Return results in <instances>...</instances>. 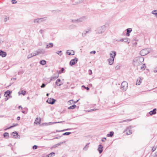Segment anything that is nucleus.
<instances>
[{
    "mask_svg": "<svg viewBox=\"0 0 157 157\" xmlns=\"http://www.w3.org/2000/svg\"><path fill=\"white\" fill-rule=\"evenodd\" d=\"M56 101V100L55 99L51 98H48L46 102L49 104H53Z\"/></svg>",
    "mask_w": 157,
    "mask_h": 157,
    "instance_id": "obj_5",
    "label": "nucleus"
},
{
    "mask_svg": "<svg viewBox=\"0 0 157 157\" xmlns=\"http://www.w3.org/2000/svg\"><path fill=\"white\" fill-rule=\"evenodd\" d=\"M103 146L101 144H100L99 145L98 151L100 154H101L102 152L103 151Z\"/></svg>",
    "mask_w": 157,
    "mask_h": 157,
    "instance_id": "obj_13",
    "label": "nucleus"
},
{
    "mask_svg": "<svg viewBox=\"0 0 157 157\" xmlns=\"http://www.w3.org/2000/svg\"><path fill=\"white\" fill-rule=\"evenodd\" d=\"M110 57L111 58L114 59L116 55V52L115 51H112L110 53Z\"/></svg>",
    "mask_w": 157,
    "mask_h": 157,
    "instance_id": "obj_12",
    "label": "nucleus"
},
{
    "mask_svg": "<svg viewBox=\"0 0 157 157\" xmlns=\"http://www.w3.org/2000/svg\"><path fill=\"white\" fill-rule=\"evenodd\" d=\"M156 148L154 147L153 148H152L151 151L152 152L154 151L156 149Z\"/></svg>",
    "mask_w": 157,
    "mask_h": 157,
    "instance_id": "obj_59",
    "label": "nucleus"
},
{
    "mask_svg": "<svg viewBox=\"0 0 157 157\" xmlns=\"http://www.w3.org/2000/svg\"><path fill=\"white\" fill-rule=\"evenodd\" d=\"M71 129V128H67V129H64L63 130H62V131H64L69 130H70Z\"/></svg>",
    "mask_w": 157,
    "mask_h": 157,
    "instance_id": "obj_58",
    "label": "nucleus"
},
{
    "mask_svg": "<svg viewBox=\"0 0 157 157\" xmlns=\"http://www.w3.org/2000/svg\"><path fill=\"white\" fill-rule=\"evenodd\" d=\"M69 50H67V53L68 55H74V52L73 51V50L71 51V52H72L73 53V54H71V52H69Z\"/></svg>",
    "mask_w": 157,
    "mask_h": 157,
    "instance_id": "obj_30",
    "label": "nucleus"
},
{
    "mask_svg": "<svg viewBox=\"0 0 157 157\" xmlns=\"http://www.w3.org/2000/svg\"><path fill=\"white\" fill-rule=\"evenodd\" d=\"M125 0H118V1L120 2H122L125 1Z\"/></svg>",
    "mask_w": 157,
    "mask_h": 157,
    "instance_id": "obj_64",
    "label": "nucleus"
},
{
    "mask_svg": "<svg viewBox=\"0 0 157 157\" xmlns=\"http://www.w3.org/2000/svg\"><path fill=\"white\" fill-rule=\"evenodd\" d=\"M9 19V17H8L6 16H5V17L4 18V21L6 22Z\"/></svg>",
    "mask_w": 157,
    "mask_h": 157,
    "instance_id": "obj_37",
    "label": "nucleus"
},
{
    "mask_svg": "<svg viewBox=\"0 0 157 157\" xmlns=\"http://www.w3.org/2000/svg\"><path fill=\"white\" fill-rule=\"evenodd\" d=\"M90 144V143L87 144L85 146V147L83 148V150H84L86 151L87 150L88 148L89 147V145Z\"/></svg>",
    "mask_w": 157,
    "mask_h": 157,
    "instance_id": "obj_31",
    "label": "nucleus"
},
{
    "mask_svg": "<svg viewBox=\"0 0 157 157\" xmlns=\"http://www.w3.org/2000/svg\"><path fill=\"white\" fill-rule=\"evenodd\" d=\"M37 55L40 54H44L45 53V50L42 48L38 49L37 51H36Z\"/></svg>",
    "mask_w": 157,
    "mask_h": 157,
    "instance_id": "obj_7",
    "label": "nucleus"
},
{
    "mask_svg": "<svg viewBox=\"0 0 157 157\" xmlns=\"http://www.w3.org/2000/svg\"><path fill=\"white\" fill-rule=\"evenodd\" d=\"M95 53H96V52L95 51H91L90 52V53H91V54L93 53V54H95Z\"/></svg>",
    "mask_w": 157,
    "mask_h": 157,
    "instance_id": "obj_57",
    "label": "nucleus"
},
{
    "mask_svg": "<svg viewBox=\"0 0 157 157\" xmlns=\"http://www.w3.org/2000/svg\"><path fill=\"white\" fill-rule=\"evenodd\" d=\"M20 117H17V120H20Z\"/></svg>",
    "mask_w": 157,
    "mask_h": 157,
    "instance_id": "obj_63",
    "label": "nucleus"
},
{
    "mask_svg": "<svg viewBox=\"0 0 157 157\" xmlns=\"http://www.w3.org/2000/svg\"><path fill=\"white\" fill-rule=\"evenodd\" d=\"M149 53L147 49L145 48L142 50L140 52V54L141 56H143L146 55Z\"/></svg>",
    "mask_w": 157,
    "mask_h": 157,
    "instance_id": "obj_4",
    "label": "nucleus"
},
{
    "mask_svg": "<svg viewBox=\"0 0 157 157\" xmlns=\"http://www.w3.org/2000/svg\"><path fill=\"white\" fill-rule=\"evenodd\" d=\"M55 154V153L52 152L49 154L48 155H47V156L48 157H52V156H53V155L54 156Z\"/></svg>",
    "mask_w": 157,
    "mask_h": 157,
    "instance_id": "obj_35",
    "label": "nucleus"
},
{
    "mask_svg": "<svg viewBox=\"0 0 157 157\" xmlns=\"http://www.w3.org/2000/svg\"><path fill=\"white\" fill-rule=\"evenodd\" d=\"M12 135L15 138H16L17 137V136H18V134L16 132H14L12 133Z\"/></svg>",
    "mask_w": 157,
    "mask_h": 157,
    "instance_id": "obj_20",
    "label": "nucleus"
},
{
    "mask_svg": "<svg viewBox=\"0 0 157 157\" xmlns=\"http://www.w3.org/2000/svg\"><path fill=\"white\" fill-rule=\"evenodd\" d=\"M82 87H84V88H85L87 90H89L90 89L88 87H86L84 86L83 85L82 86Z\"/></svg>",
    "mask_w": 157,
    "mask_h": 157,
    "instance_id": "obj_51",
    "label": "nucleus"
},
{
    "mask_svg": "<svg viewBox=\"0 0 157 157\" xmlns=\"http://www.w3.org/2000/svg\"><path fill=\"white\" fill-rule=\"evenodd\" d=\"M123 41L125 42H127L128 44H129L130 42V40L128 38H124V40Z\"/></svg>",
    "mask_w": 157,
    "mask_h": 157,
    "instance_id": "obj_25",
    "label": "nucleus"
},
{
    "mask_svg": "<svg viewBox=\"0 0 157 157\" xmlns=\"http://www.w3.org/2000/svg\"><path fill=\"white\" fill-rule=\"evenodd\" d=\"M61 136H59V137H57L54 138L53 139H58Z\"/></svg>",
    "mask_w": 157,
    "mask_h": 157,
    "instance_id": "obj_61",
    "label": "nucleus"
},
{
    "mask_svg": "<svg viewBox=\"0 0 157 157\" xmlns=\"http://www.w3.org/2000/svg\"><path fill=\"white\" fill-rule=\"evenodd\" d=\"M91 32V30L90 29H89L88 30H86L83 31L82 34V36L83 37H85L87 36V34L88 33H89Z\"/></svg>",
    "mask_w": 157,
    "mask_h": 157,
    "instance_id": "obj_6",
    "label": "nucleus"
},
{
    "mask_svg": "<svg viewBox=\"0 0 157 157\" xmlns=\"http://www.w3.org/2000/svg\"><path fill=\"white\" fill-rule=\"evenodd\" d=\"M37 148V146L36 145L33 146V149L35 150Z\"/></svg>",
    "mask_w": 157,
    "mask_h": 157,
    "instance_id": "obj_48",
    "label": "nucleus"
},
{
    "mask_svg": "<svg viewBox=\"0 0 157 157\" xmlns=\"http://www.w3.org/2000/svg\"><path fill=\"white\" fill-rule=\"evenodd\" d=\"M44 18H37L34 20V22L36 23H39L40 22H42V20H41L42 19H44Z\"/></svg>",
    "mask_w": 157,
    "mask_h": 157,
    "instance_id": "obj_15",
    "label": "nucleus"
},
{
    "mask_svg": "<svg viewBox=\"0 0 157 157\" xmlns=\"http://www.w3.org/2000/svg\"><path fill=\"white\" fill-rule=\"evenodd\" d=\"M59 77L58 74H54V75L52 76L50 78V81L49 82H51L52 81L55 80L57 78H58Z\"/></svg>",
    "mask_w": 157,
    "mask_h": 157,
    "instance_id": "obj_9",
    "label": "nucleus"
},
{
    "mask_svg": "<svg viewBox=\"0 0 157 157\" xmlns=\"http://www.w3.org/2000/svg\"><path fill=\"white\" fill-rule=\"evenodd\" d=\"M26 92L25 91L21 90V91L20 94H22L23 95H25Z\"/></svg>",
    "mask_w": 157,
    "mask_h": 157,
    "instance_id": "obj_39",
    "label": "nucleus"
},
{
    "mask_svg": "<svg viewBox=\"0 0 157 157\" xmlns=\"http://www.w3.org/2000/svg\"><path fill=\"white\" fill-rule=\"evenodd\" d=\"M120 66L119 65H117L115 69L117 70H119L120 69Z\"/></svg>",
    "mask_w": 157,
    "mask_h": 157,
    "instance_id": "obj_47",
    "label": "nucleus"
},
{
    "mask_svg": "<svg viewBox=\"0 0 157 157\" xmlns=\"http://www.w3.org/2000/svg\"><path fill=\"white\" fill-rule=\"evenodd\" d=\"M97 110V109H90V111L91 112V111H92Z\"/></svg>",
    "mask_w": 157,
    "mask_h": 157,
    "instance_id": "obj_62",
    "label": "nucleus"
},
{
    "mask_svg": "<svg viewBox=\"0 0 157 157\" xmlns=\"http://www.w3.org/2000/svg\"><path fill=\"white\" fill-rule=\"evenodd\" d=\"M71 132H66L63 134V135H69L71 134Z\"/></svg>",
    "mask_w": 157,
    "mask_h": 157,
    "instance_id": "obj_38",
    "label": "nucleus"
},
{
    "mask_svg": "<svg viewBox=\"0 0 157 157\" xmlns=\"http://www.w3.org/2000/svg\"><path fill=\"white\" fill-rule=\"evenodd\" d=\"M132 29L131 28H128L127 29V33L126 34V36H130L129 33H130L132 31Z\"/></svg>",
    "mask_w": 157,
    "mask_h": 157,
    "instance_id": "obj_16",
    "label": "nucleus"
},
{
    "mask_svg": "<svg viewBox=\"0 0 157 157\" xmlns=\"http://www.w3.org/2000/svg\"><path fill=\"white\" fill-rule=\"evenodd\" d=\"M86 19V17H83L79 19H77V20L78 23L84 21Z\"/></svg>",
    "mask_w": 157,
    "mask_h": 157,
    "instance_id": "obj_14",
    "label": "nucleus"
},
{
    "mask_svg": "<svg viewBox=\"0 0 157 157\" xmlns=\"http://www.w3.org/2000/svg\"><path fill=\"white\" fill-rule=\"evenodd\" d=\"M108 63L110 65H112L114 62V59L109 58L108 59Z\"/></svg>",
    "mask_w": 157,
    "mask_h": 157,
    "instance_id": "obj_18",
    "label": "nucleus"
},
{
    "mask_svg": "<svg viewBox=\"0 0 157 157\" xmlns=\"http://www.w3.org/2000/svg\"><path fill=\"white\" fill-rule=\"evenodd\" d=\"M128 84L127 82L126 81H123L122 82L121 85V89L124 91H125L128 87Z\"/></svg>",
    "mask_w": 157,
    "mask_h": 157,
    "instance_id": "obj_3",
    "label": "nucleus"
},
{
    "mask_svg": "<svg viewBox=\"0 0 157 157\" xmlns=\"http://www.w3.org/2000/svg\"><path fill=\"white\" fill-rule=\"evenodd\" d=\"M3 136L4 138L7 139L8 138L9 136V134L8 132H6L4 133Z\"/></svg>",
    "mask_w": 157,
    "mask_h": 157,
    "instance_id": "obj_27",
    "label": "nucleus"
},
{
    "mask_svg": "<svg viewBox=\"0 0 157 157\" xmlns=\"http://www.w3.org/2000/svg\"><path fill=\"white\" fill-rule=\"evenodd\" d=\"M64 69L63 68H62L61 69V70L60 71H57V72L58 73V74H61L62 73H63V71H64Z\"/></svg>",
    "mask_w": 157,
    "mask_h": 157,
    "instance_id": "obj_32",
    "label": "nucleus"
},
{
    "mask_svg": "<svg viewBox=\"0 0 157 157\" xmlns=\"http://www.w3.org/2000/svg\"><path fill=\"white\" fill-rule=\"evenodd\" d=\"M156 113V109H154L153 110L149 112V114L150 115H152L153 114H155Z\"/></svg>",
    "mask_w": 157,
    "mask_h": 157,
    "instance_id": "obj_19",
    "label": "nucleus"
},
{
    "mask_svg": "<svg viewBox=\"0 0 157 157\" xmlns=\"http://www.w3.org/2000/svg\"><path fill=\"white\" fill-rule=\"evenodd\" d=\"M124 40V38L119 39L118 40H117L116 41L118 42H122Z\"/></svg>",
    "mask_w": 157,
    "mask_h": 157,
    "instance_id": "obj_41",
    "label": "nucleus"
},
{
    "mask_svg": "<svg viewBox=\"0 0 157 157\" xmlns=\"http://www.w3.org/2000/svg\"><path fill=\"white\" fill-rule=\"evenodd\" d=\"M60 82L61 80L60 79H57L56 82V84L58 86H60L61 85V84L60 83H59V82Z\"/></svg>",
    "mask_w": 157,
    "mask_h": 157,
    "instance_id": "obj_22",
    "label": "nucleus"
},
{
    "mask_svg": "<svg viewBox=\"0 0 157 157\" xmlns=\"http://www.w3.org/2000/svg\"><path fill=\"white\" fill-rule=\"evenodd\" d=\"M40 63L42 65H44L46 63V62L45 60H42L40 61Z\"/></svg>",
    "mask_w": 157,
    "mask_h": 157,
    "instance_id": "obj_24",
    "label": "nucleus"
},
{
    "mask_svg": "<svg viewBox=\"0 0 157 157\" xmlns=\"http://www.w3.org/2000/svg\"><path fill=\"white\" fill-rule=\"evenodd\" d=\"M44 31L42 29H40V30L39 32L40 33V34H42L44 33Z\"/></svg>",
    "mask_w": 157,
    "mask_h": 157,
    "instance_id": "obj_50",
    "label": "nucleus"
},
{
    "mask_svg": "<svg viewBox=\"0 0 157 157\" xmlns=\"http://www.w3.org/2000/svg\"><path fill=\"white\" fill-rule=\"evenodd\" d=\"M62 122V121H60V122H54L52 123V124H56V123H61Z\"/></svg>",
    "mask_w": 157,
    "mask_h": 157,
    "instance_id": "obj_60",
    "label": "nucleus"
},
{
    "mask_svg": "<svg viewBox=\"0 0 157 157\" xmlns=\"http://www.w3.org/2000/svg\"><path fill=\"white\" fill-rule=\"evenodd\" d=\"M153 72L155 73L157 72V67H156L154 68Z\"/></svg>",
    "mask_w": 157,
    "mask_h": 157,
    "instance_id": "obj_52",
    "label": "nucleus"
},
{
    "mask_svg": "<svg viewBox=\"0 0 157 157\" xmlns=\"http://www.w3.org/2000/svg\"><path fill=\"white\" fill-rule=\"evenodd\" d=\"M140 80H141V78H139V79H138L137 80V82L136 83V85H139L140 83Z\"/></svg>",
    "mask_w": 157,
    "mask_h": 157,
    "instance_id": "obj_34",
    "label": "nucleus"
},
{
    "mask_svg": "<svg viewBox=\"0 0 157 157\" xmlns=\"http://www.w3.org/2000/svg\"><path fill=\"white\" fill-rule=\"evenodd\" d=\"M132 127H133L132 126H129L127 128L126 130H128L131 129L132 128Z\"/></svg>",
    "mask_w": 157,
    "mask_h": 157,
    "instance_id": "obj_42",
    "label": "nucleus"
},
{
    "mask_svg": "<svg viewBox=\"0 0 157 157\" xmlns=\"http://www.w3.org/2000/svg\"><path fill=\"white\" fill-rule=\"evenodd\" d=\"M152 13L153 14L155 15L157 17V10H154L152 11Z\"/></svg>",
    "mask_w": 157,
    "mask_h": 157,
    "instance_id": "obj_36",
    "label": "nucleus"
},
{
    "mask_svg": "<svg viewBox=\"0 0 157 157\" xmlns=\"http://www.w3.org/2000/svg\"><path fill=\"white\" fill-rule=\"evenodd\" d=\"M131 121V120H124L123 121H120V123H123V122H127V121Z\"/></svg>",
    "mask_w": 157,
    "mask_h": 157,
    "instance_id": "obj_46",
    "label": "nucleus"
},
{
    "mask_svg": "<svg viewBox=\"0 0 157 157\" xmlns=\"http://www.w3.org/2000/svg\"><path fill=\"white\" fill-rule=\"evenodd\" d=\"M89 75H92V70L90 69L89 70Z\"/></svg>",
    "mask_w": 157,
    "mask_h": 157,
    "instance_id": "obj_56",
    "label": "nucleus"
},
{
    "mask_svg": "<svg viewBox=\"0 0 157 157\" xmlns=\"http://www.w3.org/2000/svg\"><path fill=\"white\" fill-rule=\"evenodd\" d=\"M53 46V44L52 43H49V45H47L46 46V48H52Z\"/></svg>",
    "mask_w": 157,
    "mask_h": 157,
    "instance_id": "obj_23",
    "label": "nucleus"
},
{
    "mask_svg": "<svg viewBox=\"0 0 157 157\" xmlns=\"http://www.w3.org/2000/svg\"><path fill=\"white\" fill-rule=\"evenodd\" d=\"M37 55V54L35 51L34 52L32 53L31 54L28 55L27 56V58L28 59H29Z\"/></svg>",
    "mask_w": 157,
    "mask_h": 157,
    "instance_id": "obj_10",
    "label": "nucleus"
},
{
    "mask_svg": "<svg viewBox=\"0 0 157 157\" xmlns=\"http://www.w3.org/2000/svg\"><path fill=\"white\" fill-rule=\"evenodd\" d=\"M76 106L75 105H73L70 106L68 108V109H74L76 107Z\"/></svg>",
    "mask_w": 157,
    "mask_h": 157,
    "instance_id": "obj_33",
    "label": "nucleus"
},
{
    "mask_svg": "<svg viewBox=\"0 0 157 157\" xmlns=\"http://www.w3.org/2000/svg\"><path fill=\"white\" fill-rule=\"evenodd\" d=\"M17 125H18V124H17H17H15V125H12V126H11L10 127H8V128H6L5 129V131H6V130H7V129H10V128H13V127H15V126H17Z\"/></svg>",
    "mask_w": 157,
    "mask_h": 157,
    "instance_id": "obj_28",
    "label": "nucleus"
},
{
    "mask_svg": "<svg viewBox=\"0 0 157 157\" xmlns=\"http://www.w3.org/2000/svg\"><path fill=\"white\" fill-rule=\"evenodd\" d=\"M62 52V51H58L56 52V53L58 54V55H59L60 56H61L62 55V54H60L59 53H61V52Z\"/></svg>",
    "mask_w": 157,
    "mask_h": 157,
    "instance_id": "obj_44",
    "label": "nucleus"
},
{
    "mask_svg": "<svg viewBox=\"0 0 157 157\" xmlns=\"http://www.w3.org/2000/svg\"><path fill=\"white\" fill-rule=\"evenodd\" d=\"M145 66V64H143V65L142 66H140L139 65L138 66V68L140 67V70H141L142 71H143L145 70V68L146 67V66Z\"/></svg>",
    "mask_w": 157,
    "mask_h": 157,
    "instance_id": "obj_21",
    "label": "nucleus"
},
{
    "mask_svg": "<svg viewBox=\"0 0 157 157\" xmlns=\"http://www.w3.org/2000/svg\"><path fill=\"white\" fill-rule=\"evenodd\" d=\"M77 58L75 57L71 60L70 62V64L71 66H72L75 64L78 61Z\"/></svg>",
    "mask_w": 157,
    "mask_h": 157,
    "instance_id": "obj_8",
    "label": "nucleus"
},
{
    "mask_svg": "<svg viewBox=\"0 0 157 157\" xmlns=\"http://www.w3.org/2000/svg\"><path fill=\"white\" fill-rule=\"evenodd\" d=\"M7 55L6 52L2 50H0V56L2 57H6Z\"/></svg>",
    "mask_w": 157,
    "mask_h": 157,
    "instance_id": "obj_11",
    "label": "nucleus"
},
{
    "mask_svg": "<svg viewBox=\"0 0 157 157\" xmlns=\"http://www.w3.org/2000/svg\"><path fill=\"white\" fill-rule=\"evenodd\" d=\"M75 27V26L74 25H72L69 26V28L70 29H71L72 28H74Z\"/></svg>",
    "mask_w": 157,
    "mask_h": 157,
    "instance_id": "obj_43",
    "label": "nucleus"
},
{
    "mask_svg": "<svg viewBox=\"0 0 157 157\" xmlns=\"http://www.w3.org/2000/svg\"><path fill=\"white\" fill-rule=\"evenodd\" d=\"M106 138L105 137H104L101 140V141H102V142H105V140H106Z\"/></svg>",
    "mask_w": 157,
    "mask_h": 157,
    "instance_id": "obj_55",
    "label": "nucleus"
},
{
    "mask_svg": "<svg viewBox=\"0 0 157 157\" xmlns=\"http://www.w3.org/2000/svg\"><path fill=\"white\" fill-rule=\"evenodd\" d=\"M11 91H10L9 90H8L5 92L4 96L6 97H7L11 93Z\"/></svg>",
    "mask_w": 157,
    "mask_h": 157,
    "instance_id": "obj_17",
    "label": "nucleus"
},
{
    "mask_svg": "<svg viewBox=\"0 0 157 157\" xmlns=\"http://www.w3.org/2000/svg\"><path fill=\"white\" fill-rule=\"evenodd\" d=\"M71 22L73 23H78L77 20H71Z\"/></svg>",
    "mask_w": 157,
    "mask_h": 157,
    "instance_id": "obj_40",
    "label": "nucleus"
},
{
    "mask_svg": "<svg viewBox=\"0 0 157 157\" xmlns=\"http://www.w3.org/2000/svg\"><path fill=\"white\" fill-rule=\"evenodd\" d=\"M12 2L13 4L16 3L17 2L15 0H12Z\"/></svg>",
    "mask_w": 157,
    "mask_h": 157,
    "instance_id": "obj_54",
    "label": "nucleus"
},
{
    "mask_svg": "<svg viewBox=\"0 0 157 157\" xmlns=\"http://www.w3.org/2000/svg\"><path fill=\"white\" fill-rule=\"evenodd\" d=\"M41 119H40V118L38 119V118H36V120H35V123H36V124H40V122H41Z\"/></svg>",
    "mask_w": 157,
    "mask_h": 157,
    "instance_id": "obj_26",
    "label": "nucleus"
},
{
    "mask_svg": "<svg viewBox=\"0 0 157 157\" xmlns=\"http://www.w3.org/2000/svg\"><path fill=\"white\" fill-rule=\"evenodd\" d=\"M46 86V85L44 83H43L42 85H41V86H40V87L41 88H44V87Z\"/></svg>",
    "mask_w": 157,
    "mask_h": 157,
    "instance_id": "obj_53",
    "label": "nucleus"
},
{
    "mask_svg": "<svg viewBox=\"0 0 157 157\" xmlns=\"http://www.w3.org/2000/svg\"><path fill=\"white\" fill-rule=\"evenodd\" d=\"M114 134V132L113 131H111L109 132V134L107 135V136L108 137H112Z\"/></svg>",
    "mask_w": 157,
    "mask_h": 157,
    "instance_id": "obj_29",
    "label": "nucleus"
},
{
    "mask_svg": "<svg viewBox=\"0 0 157 157\" xmlns=\"http://www.w3.org/2000/svg\"><path fill=\"white\" fill-rule=\"evenodd\" d=\"M65 141H64L63 142H61V143H58L57 144L58 146L61 145V144H63V143H65Z\"/></svg>",
    "mask_w": 157,
    "mask_h": 157,
    "instance_id": "obj_49",
    "label": "nucleus"
},
{
    "mask_svg": "<svg viewBox=\"0 0 157 157\" xmlns=\"http://www.w3.org/2000/svg\"><path fill=\"white\" fill-rule=\"evenodd\" d=\"M132 133V131L130 130H129L128 132H127L126 133L127 135H129L131 134Z\"/></svg>",
    "mask_w": 157,
    "mask_h": 157,
    "instance_id": "obj_45",
    "label": "nucleus"
},
{
    "mask_svg": "<svg viewBox=\"0 0 157 157\" xmlns=\"http://www.w3.org/2000/svg\"><path fill=\"white\" fill-rule=\"evenodd\" d=\"M106 29V26L104 25L98 28L95 31L96 34H101L104 33Z\"/></svg>",
    "mask_w": 157,
    "mask_h": 157,
    "instance_id": "obj_1",
    "label": "nucleus"
},
{
    "mask_svg": "<svg viewBox=\"0 0 157 157\" xmlns=\"http://www.w3.org/2000/svg\"><path fill=\"white\" fill-rule=\"evenodd\" d=\"M144 58L142 56L137 57L134 59L133 62L140 64L144 61Z\"/></svg>",
    "mask_w": 157,
    "mask_h": 157,
    "instance_id": "obj_2",
    "label": "nucleus"
}]
</instances>
